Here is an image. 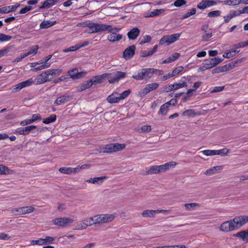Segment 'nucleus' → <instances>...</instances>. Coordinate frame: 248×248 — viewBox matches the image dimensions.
Returning a JSON list of instances; mask_svg holds the SVG:
<instances>
[{
  "label": "nucleus",
  "instance_id": "22",
  "mask_svg": "<svg viewBox=\"0 0 248 248\" xmlns=\"http://www.w3.org/2000/svg\"><path fill=\"white\" fill-rule=\"evenodd\" d=\"M111 33L108 35L107 39L110 42L114 43L121 40L123 35L120 34H117L115 32H110Z\"/></svg>",
  "mask_w": 248,
  "mask_h": 248
},
{
  "label": "nucleus",
  "instance_id": "37",
  "mask_svg": "<svg viewBox=\"0 0 248 248\" xmlns=\"http://www.w3.org/2000/svg\"><path fill=\"white\" fill-rule=\"evenodd\" d=\"M11 212L13 214L16 216L25 214L24 207L14 208L12 209Z\"/></svg>",
  "mask_w": 248,
  "mask_h": 248
},
{
  "label": "nucleus",
  "instance_id": "25",
  "mask_svg": "<svg viewBox=\"0 0 248 248\" xmlns=\"http://www.w3.org/2000/svg\"><path fill=\"white\" fill-rule=\"evenodd\" d=\"M107 100L111 104L118 103L120 101L119 93L117 92L112 93L108 96Z\"/></svg>",
  "mask_w": 248,
  "mask_h": 248
},
{
  "label": "nucleus",
  "instance_id": "57",
  "mask_svg": "<svg viewBox=\"0 0 248 248\" xmlns=\"http://www.w3.org/2000/svg\"><path fill=\"white\" fill-rule=\"evenodd\" d=\"M141 131L142 132H149L151 131V125H143L142 126L141 128Z\"/></svg>",
  "mask_w": 248,
  "mask_h": 248
},
{
  "label": "nucleus",
  "instance_id": "47",
  "mask_svg": "<svg viewBox=\"0 0 248 248\" xmlns=\"http://www.w3.org/2000/svg\"><path fill=\"white\" fill-rule=\"evenodd\" d=\"M44 241L43 238H39L37 240H32L31 241V244L32 245L42 246V245H44Z\"/></svg>",
  "mask_w": 248,
  "mask_h": 248
},
{
  "label": "nucleus",
  "instance_id": "13",
  "mask_svg": "<svg viewBox=\"0 0 248 248\" xmlns=\"http://www.w3.org/2000/svg\"><path fill=\"white\" fill-rule=\"evenodd\" d=\"M223 59L218 57L210 58L204 61V62L209 69L212 68L219 64L223 61Z\"/></svg>",
  "mask_w": 248,
  "mask_h": 248
},
{
  "label": "nucleus",
  "instance_id": "44",
  "mask_svg": "<svg viewBox=\"0 0 248 248\" xmlns=\"http://www.w3.org/2000/svg\"><path fill=\"white\" fill-rule=\"evenodd\" d=\"M53 25L54 23L50 21H43L41 23L40 26L42 29H46L50 27Z\"/></svg>",
  "mask_w": 248,
  "mask_h": 248
},
{
  "label": "nucleus",
  "instance_id": "35",
  "mask_svg": "<svg viewBox=\"0 0 248 248\" xmlns=\"http://www.w3.org/2000/svg\"><path fill=\"white\" fill-rule=\"evenodd\" d=\"M237 237H240L244 241H248V230L241 231L235 235Z\"/></svg>",
  "mask_w": 248,
  "mask_h": 248
},
{
  "label": "nucleus",
  "instance_id": "36",
  "mask_svg": "<svg viewBox=\"0 0 248 248\" xmlns=\"http://www.w3.org/2000/svg\"><path fill=\"white\" fill-rule=\"evenodd\" d=\"M185 207L187 210H194L200 207V204L197 203H186Z\"/></svg>",
  "mask_w": 248,
  "mask_h": 248
},
{
  "label": "nucleus",
  "instance_id": "16",
  "mask_svg": "<svg viewBox=\"0 0 248 248\" xmlns=\"http://www.w3.org/2000/svg\"><path fill=\"white\" fill-rule=\"evenodd\" d=\"M217 2L214 0H202L197 5V8L201 10H203L207 7L216 5Z\"/></svg>",
  "mask_w": 248,
  "mask_h": 248
},
{
  "label": "nucleus",
  "instance_id": "42",
  "mask_svg": "<svg viewBox=\"0 0 248 248\" xmlns=\"http://www.w3.org/2000/svg\"><path fill=\"white\" fill-rule=\"evenodd\" d=\"M37 128V126L35 125H29L23 128V135H26L28 134L30 131L33 129H36Z\"/></svg>",
  "mask_w": 248,
  "mask_h": 248
},
{
  "label": "nucleus",
  "instance_id": "8",
  "mask_svg": "<svg viewBox=\"0 0 248 248\" xmlns=\"http://www.w3.org/2000/svg\"><path fill=\"white\" fill-rule=\"evenodd\" d=\"M232 224L234 226V230H237L248 222V216H240L232 219Z\"/></svg>",
  "mask_w": 248,
  "mask_h": 248
},
{
  "label": "nucleus",
  "instance_id": "58",
  "mask_svg": "<svg viewBox=\"0 0 248 248\" xmlns=\"http://www.w3.org/2000/svg\"><path fill=\"white\" fill-rule=\"evenodd\" d=\"M153 54V53L151 50H150V51L144 50V51H142L141 52V56L142 57H147L148 56H150L152 55Z\"/></svg>",
  "mask_w": 248,
  "mask_h": 248
},
{
  "label": "nucleus",
  "instance_id": "3",
  "mask_svg": "<svg viewBox=\"0 0 248 248\" xmlns=\"http://www.w3.org/2000/svg\"><path fill=\"white\" fill-rule=\"evenodd\" d=\"M86 27L89 28L88 32L90 33H97L100 31H106V30H109L110 27L107 24H98L93 22H89L86 23Z\"/></svg>",
  "mask_w": 248,
  "mask_h": 248
},
{
  "label": "nucleus",
  "instance_id": "1",
  "mask_svg": "<svg viewBox=\"0 0 248 248\" xmlns=\"http://www.w3.org/2000/svg\"><path fill=\"white\" fill-rule=\"evenodd\" d=\"M62 72L61 69H49L35 78L36 84H41L52 80L54 76H59Z\"/></svg>",
  "mask_w": 248,
  "mask_h": 248
},
{
  "label": "nucleus",
  "instance_id": "14",
  "mask_svg": "<svg viewBox=\"0 0 248 248\" xmlns=\"http://www.w3.org/2000/svg\"><path fill=\"white\" fill-rule=\"evenodd\" d=\"M136 47L132 45L127 47L123 52V57L127 60L131 59L135 54Z\"/></svg>",
  "mask_w": 248,
  "mask_h": 248
},
{
  "label": "nucleus",
  "instance_id": "24",
  "mask_svg": "<svg viewBox=\"0 0 248 248\" xmlns=\"http://www.w3.org/2000/svg\"><path fill=\"white\" fill-rule=\"evenodd\" d=\"M20 5V4L16 3L15 5L5 6L0 8V13H8L11 11H14Z\"/></svg>",
  "mask_w": 248,
  "mask_h": 248
},
{
  "label": "nucleus",
  "instance_id": "40",
  "mask_svg": "<svg viewBox=\"0 0 248 248\" xmlns=\"http://www.w3.org/2000/svg\"><path fill=\"white\" fill-rule=\"evenodd\" d=\"M39 46L38 45H35V46H34L32 47H31L28 52L27 53H25L27 57L29 55H31V54H33V55H35L38 52V49H39Z\"/></svg>",
  "mask_w": 248,
  "mask_h": 248
},
{
  "label": "nucleus",
  "instance_id": "64",
  "mask_svg": "<svg viewBox=\"0 0 248 248\" xmlns=\"http://www.w3.org/2000/svg\"><path fill=\"white\" fill-rule=\"evenodd\" d=\"M232 68L231 65L229 64L228 65H225L224 66H219L220 70L221 71V72H225L229 70Z\"/></svg>",
  "mask_w": 248,
  "mask_h": 248
},
{
  "label": "nucleus",
  "instance_id": "48",
  "mask_svg": "<svg viewBox=\"0 0 248 248\" xmlns=\"http://www.w3.org/2000/svg\"><path fill=\"white\" fill-rule=\"evenodd\" d=\"M152 37L149 35H146L143 37L142 39L140 41V45H143L145 43H148L151 42Z\"/></svg>",
  "mask_w": 248,
  "mask_h": 248
},
{
  "label": "nucleus",
  "instance_id": "38",
  "mask_svg": "<svg viewBox=\"0 0 248 248\" xmlns=\"http://www.w3.org/2000/svg\"><path fill=\"white\" fill-rule=\"evenodd\" d=\"M57 116L55 114H51L47 118H45L43 120V123L45 124H49L51 123L55 122L56 120Z\"/></svg>",
  "mask_w": 248,
  "mask_h": 248
},
{
  "label": "nucleus",
  "instance_id": "61",
  "mask_svg": "<svg viewBox=\"0 0 248 248\" xmlns=\"http://www.w3.org/2000/svg\"><path fill=\"white\" fill-rule=\"evenodd\" d=\"M224 89V86H217L213 88V89L211 90V93H217L223 91Z\"/></svg>",
  "mask_w": 248,
  "mask_h": 248
},
{
  "label": "nucleus",
  "instance_id": "21",
  "mask_svg": "<svg viewBox=\"0 0 248 248\" xmlns=\"http://www.w3.org/2000/svg\"><path fill=\"white\" fill-rule=\"evenodd\" d=\"M140 33V30L138 28L132 29L127 34L129 40H135L139 36Z\"/></svg>",
  "mask_w": 248,
  "mask_h": 248
},
{
  "label": "nucleus",
  "instance_id": "46",
  "mask_svg": "<svg viewBox=\"0 0 248 248\" xmlns=\"http://www.w3.org/2000/svg\"><path fill=\"white\" fill-rule=\"evenodd\" d=\"M196 13V9L195 8H192L190 10V11L189 12H187V13L184 14L182 18V19H185L187 18L190 16L194 15Z\"/></svg>",
  "mask_w": 248,
  "mask_h": 248
},
{
  "label": "nucleus",
  "instance_id": "43",
  "mask_svg": "<svg viewBox=\"0 0 248 248\" xmlns=\"http://www.w3.org/2000/svg\"><path fill=\"white\" fill-rule=\"evenodd\" d=\"M172 85L174 86V90H176L183 87H186L187 85L186 81H183L181 83H174L172 84Z\"/></svg>",
  "mask_w": 248,
  "mask_h": 248
},
{
  "label": "nucleus",
  "instance_id": "5",
  "mask_svg": "<svg viewBox=\"0 0 248 248\" xmlns=\"http://www.w3.org/2000/svg\"><path fill=\"white\" fill-rule=\"evenodd\" d=\"M152 68H142L136 72L133 75V78L137 80H147L152 77Z\"/></svg>",
  "mask_w": 248,
  "mask_h": 248
},
{
  "label": "nucleus",
  "instance_id": "20",
  "mask_svg": "<svg viewBox=\"0 0 248 248\" xmlns=\"http://www.w3.org/2000/svg\"><path fill=\"white\" fill-rule=\"evenodd\" d=\"M94 224L93 217L84 219L79 225L78 230L85 229L88 226Z\"/></svg>",
  "mask_w": 248,
  "mask_h": 248
},
{
  "label": "nucleus",
  "instance_id": "23",
  "mask_svg": "<svg viewBox=\"0 0 248 248\" xmlns=\"http://www.w3.org/2000/svg\"><path fill=\"white\" fill-rule=\"evenodd\" d=\"M223 166H217L213 167L206 170L205 174L210 176L220 172L223 170Z\"/></svg>",
  "mask_w": 248,
  "mask_h": 248
},
{
  "label": "nucleus",
  "instance_id": "60",
  "mask_svg": "<svg viewBox=\"0 0 248 248\" xmlns=\"http://www.w3.org/2000/svg\"><path fill=\"white\" fill-rule=\"evenodd\" d=\"M25 213L30 214L34 211L35 208L32 206H25Z\"/></svg>",
  "mask_w": 248,
  "mask_h": 248
},
{
  "label": "nucleus",
  "instance_id": "45",
  "mask_svg": "<svg viewBox=\"0 0 248 248\" xmlns=\"http://www.w3.org/2000/svg\"><path fill=\"white\" fill-rule=\"evenodd\" d=\"M10 173V170L8 168V167L3 165L0 164V174L4 175Z\"/></svg>",
  "mask_w": 248,
  "mask_h": 248
},
{
  "label": "nucleus",
  "instance_id": "2",
  "mask_svg": "<svg viewBox=\"0 0 248 248\" xmlns=\"http://www.w3.org/2000/svg\"><path fill=\"white\" fill-rule=\"evenodd\" d=\"M125 147V144L118 143H109L100 148V153H112L122 151Z\"/></svg>",
  "mask_w": 248,
  "mask_h": 248
},
{
  "label": "nucleus",
  "instance_id": "11",
  "mask_svg": "<svg viewBox=\"0 0 248 248\" xmlns=\"http://www.w3.org/2000/svg\"><path fill=\"white\" fill-rule=\"evenodd\" d=\"M74 220L67 217H60L55 218L52 220V222L54 225L64 227L69 223H72Z\"/></svg>",
  "mask_w": 248,
  "mask_h": 248
},
{
  "label": "nucleus",
  "instance_id": "53",
  "mask_svg": "<svg viewBox=\"0 0 248 248\" xmlns=\"http://www.w3.org/2000/svg\"><path fill=\"white\" fill-rule=\"evenodd\" d=\"M12 37L10 35H5L0 33V41L1 42H6L10 40Z\"/></svg>",
  "mask_w": 248,
  "mask_h": 248
},
{
  "label": "nucleus",
  "instance_id": "39",
  "mask_svg": "<svg viewBox=\"0 0 248 248\" xmlns=\"http://www.w3.org/2000/svg\"><path fill=\"white\" fill-rule=\"evenodd\" d=\"M39 63H40V65L37 67H36L34 68L33 70L34 71H40V70H41L44 69L48 68L51 65V63L42 62L41 61L39 62Z\"/></svg>",
  "mask_w": 248,
  "mask_h": 248
},
{
  "label": "nucleus",
  "instance_id": "28",
  "mask_svg": "<svg viewBox=\"0 0 248 248\" xmlns=\"http://www.w3.org/2000/svg\"><path fill=\"white\" fill-rule=\"evenodd\" d=\"M70 99V96L62 95L58 97L55 100V103L57 105H60L68 102Z\"/></svg>",
  "mask_w": 248,
  "mask_h": 248
},
{
  "label": "nucleus",
  "instance_id": "63",
  "mask_svg": "<svg viewBox=\"0 0 248 248\" xmlns=\"http://www.w3.org/2000/svg\"><path fill=\"white\" fill-rule=\"evenodd\" d=\"M107 26H109L110 27L109 30H106V31H108V32H115L116 33L117 32H119L121 30V28L116 27L112 28V27L110 25H107Z\"/></svg>",
  "mask_w": 248,
  "mask_h": 248
},
{
  "label": "nucleus",
  "instance_id": "41",
  "mask_svg": "<svg viewBox=\"0 0 248 248\" xmlns=\"http://www.w3.org/2000/svg\"><path fill=\"white\" fill-rule=\"evenodd\" d=\"M239 52V50H233L224 53L223 55V57L225 58H231L235 56L237 53Z\"/></svg>",
  "mask_w": 248,
  "mask_h": 248
},
{
  "label": "nucleus",
  "instance_id": "62",
  "mask_svg": "<svg viewBox=\"0 0 248 248\" xmlns=\"http://www.w3.org/2000/svg\"><path fill=\"white\" fill-rule=\"evenodd\" d=\"M152 69L153 70V71H152V75L154 74H155L157 76H160L164 74V71L162 70H159L155 68H152Z\"/></svg>",
  "mask_w": 248,
  "mask_h": 248
},
{
  "label": "nucleus",
  "instance_id": "9",
  "mask_svg": "<svg viewBox=\"0 0 248 248\" xmlns=\"http://www.w3.org/2000/svg\"><path fill=\"white\" fill-rule=\"evenodd\" d=\"M108 75V80L110 83H114L118 81L120 79L123 78L125 76L124 72L116 71L112 74Z\"/></svg>",
  "mask_w": 248,
  "mask_h": 248
},
{
  "label": "nucleus",
  "instance_id": "50",
  "mask_svg": "<svg viewBox=\"0 0 248 248\" xmlns=\"http://www.w3.org/2000/svg\"><path fill=\"white\" fill-rule=\"evenodd\" d=\"M221 13L219 10L211 11L208 13V16L210 17H218L220 16Z\"/></svg>",
  "mask_w": 248,
  "mask_h": 248
},
{
  "label": "nucleus",
  "instance_id": "29",
  "mask_svg": "<svg viewBox=\"0 0 248 248\" xmlns=\"http://www.w3.org/2000/svg\"><path fill=\"white\" fill-rule=\"evenodd\" d=\"M107 74L95 76L93 77L92 79H90V81H92V84H97L98 83H100L102 82L103 79L105 78Z\"/></svg>",
  "mask_w": 248,
  "mask_h": 248
},
{
  "label": "nucleus",
  "instance_id": "15",
  "mask_svg": "<svg viewBox=\"0 0 248 248\" xmlns=\"http://www.w3.org/2000/svg\"><path fill=\"white\" fill-rule=\"evenodd\" d=\"M85 71L78 72L77 68H74L68 72V75L72 79H78L81 78L86 74Z\"/></svg>",
  "mask_w": 248,
  "mask_h": 248
},
{
  "label": "nucleus",
  "instance_id": "17",
  "mask_svg": "<svg viewBox=\"0 0 248 248\" xmlns=\"http://www.w3.org/2000/svg\"><path fill=\"white\" fill-rule=\"evenodd\" d=\"M219 230L222 232H229L234 230L232 219L223 222L220 226Z\"/></svg>",
  "mask_w": 248,
  "mask_h": 248
},
{
  "label": "nucleus",
  "instance_id": "18",
  "mask_svg": "<svg viewBox=\"0 0 248 248\" xmlns=\"http://www.w3.org/2000/svg\"><path fill=\"white\" fill-rule=\"evenodd\" d=\"M176 163L175 162L171 161L167 162L163 165H158L159 173H163L170 169H172L176 166Z\"/></svg>",
  "mask_w": 248,
  "mask_h": 248
},
{
  "label": "nucleus",
  "instance_id": "30",
  "mask_svg": "<svg viewBox=\"0 0 248 248\" xmlns=\"http://www.w3.org/2000/svg\"><path fill=\"white\" fill-rule=\"evenodd\" d=\"M93 86L92 81L90 80H88L86 81L85 83L78 86V91L79 92H81L86 89H89Z\"/></svg>",
  "mask_w": 248,
  "mask_h": 248
},
{
  "label": "nucleus",
  "instance_id": "4",
  "mask_svg": "<svg viewBox=\"0 0 248 248\" xmlns=\"http://www.w3.org/2000/svg\"><path fill=\"white\" fill-rule=\"evenodd\" d=\"M115 217L114 214H105L95 215L93 217L94 224L96 225L109 223L113 221Z\"/></svg>",
  "mask_w": 248,
  "mask_h": 248
},
{
  "label": "nucleus",
  "instance_id": "56",
  "mask_svg": "<svg viewBox=\"0 0 248 248\" xmlns=\"http://www.w3.org/2000/svg\"><path fill=\"white\" fill-rule=\"evenodd\" d=\"M186 3V1L185 0H176L174 2V5L175 7H180Z\"/></svg>",
  "mask_w": 248,
  "mask_h": 248
},
{
  "label": "nucleus",
  "instance_id": "49",
  "mask_svg": "<svg viewBox=\"0 0 248 248\" xmlns=\"http://www.w3.org/2000/svg\"><path fill=\"white\" fill-rule=\"evenodd\" d=\"M44 240V244H51L54 243V241L55 240V238L51 236H46L45 238H43Z\"/></svg>",
  "mask_w": 248,
  "mask_h": 248
},
{
  "label": "nucleus",
  "instance_id": "54",
  "mask_svg": "<svg viewBox=\"0 0 248 248\" xmlns=\"http://www.w3.org/2000/svg\"><path fill=\"white\" fill-rule=\"evenodd\" d=\"M130 90H125L124 92H123L122 93L119 94V96L120 99V100L122 99H124L125 98H126L130 94Z\"/></svg>",
  "mask_w": 248,
  "mask_h": 248
},
{
  "label": "nucleus",
  "instance_id": "7",
  "mask_svg": "<svg viewBox=\"0 0 248 248\" xmlns=\"http://www.w3.org/2000/svg\"><path fill=\"white\" fill-rule=\"evenodd\" d=\"M90 166L89 164H83L81 166H78L76 168L72 167H62L59 169V171L63 174H70L71 173H75L79 172L82 169H85Z\"/></svg>",
  "mask_w": 248,
  "mask_h": 248
},
{
  "label": "nucleus",
  "instance_id": "51",
  "mask_svg": "<svg viewBox=\"0 0 248 248\" xmlns=\"http://www.w3.org/2000/svg\"><path fill=\"white\" fill-rule=\"evenodd\" d=\"M196 114L195 111L193 109H187L184 111L182 115L183 116H194Z\"/></svg>",
  "mask_w": 248,
  "mask_h": 248
},
{
  "label": "nucleus",
  "instance_id": "12",
  "mask_svg": "<svg viewBox=\"0 0 248 248\" xmlns=\"http://www.w3.org/2000/svg\"><path fill=\"white\" fill-rule=\"evenodd\" d=\"M159 87L157 83H152L146 85L145 87L143 89L140 93L141 96H144L149 93L150 92L156 90Z\"/></svg>",
  "mask_w": 248,
  "mask_h": 248
},
{
  "label": "nucleus",
  "instance_id": "34",
  "mask_svg": "<svg viewBox=\"0 0 248 248\" xmlns=\"http://www.w3.org/2000/svg\"><path fill=\"white\" fill-rule=\"evenodd\" d=\"M159 173L158 166L155 165L151 166L149 169L146 170L144 174H158Z\"/></svg>",
  "mask_w": 248,
  "mask_h": 248
},
{
  "label": "nucleus",
  "instance_id": "33",
  "mask_svg": "<svg viewBox=\"0 0 248 248\" xmlns=\"http://www.w3.org/2000/svg\"><path fill=\"white\" fill-rule=\"evenodd\" d=\"M155 214V210H146L142 212V216L144 217H154Z\"/></svg>",
  "mask_w": 248,
  "mask_h": 248
},
{
  "label": "nucleus",
  "instance_id": "55",
  "mask_svg": "<svg viewBox=\"0 0 248 248\" xmlns=\"http://www.w3.org/2000/svg\"><path fill=\"white\" fill-rule=\"evenodd\" d=\"M212 36V33L211 32L205 31L204 34L202 35V39L204 41H208Z\"/></svg>",
  "mask_w": 248,
  "mask_h": 248
},
{
  "label": "nucleus",
  "instance_id": "6",
  "mask_svg": "<svg viewBox=\"0 0 248 248\" xmlns=\"http://www.w3.org/2000/svg\"><path fill=\"white\" fill-rule=\"evenodd\" d=\"M181 35V33H177L170 35H164L159 41V45L166 44L169 45L179 39Z\"/></svg>",
  "mask_w": 248,
  "mask_h": 248
},
{
  "label": "nucleus",
  "instance_id": "31",
  "mask_svg": "<svg viewBox=\"0 0 248 248\" xmlns=\"http://www.w3.org/2000/svg\"><path fill=\"white\" fill-rule=\"evenodd\" d=\"M170 107V104L169 103L164 104L160 107L158 113L162 115H166L168 113Z\"/></svg>",
  "mask_w": 248,
  "mask_h": 248
},
{
  "label": "nucleus",
  "instance_id": "27",
  "mask_svg": "<svg viewBox=\"0 0 248 248\" xmlns=\"http://www.w3.org/2000/svg\"><path fill=\"white\" fill-rule=\"evenodd\" d=\"M58 0H46L43 2L42 6L39 7V9L49 8L58 3Z\"/></svg>",
  "mask_w": 248,
  "mask_h": 248
},
{
  "label": "nucleus",
  "instance_id": "32",
  "mask_svg": "<svg viewBox=\"0 0 248 248\" xmlns=\"http://www.w3.org/2000/svg\"><path fill=\"white\" fill-rule=\"evenodd\" d=\"M165 10L163 9H155L153 11H151L146 17H154L162 15L165 12Z\"/></svg>",
  "mask_w": 248,
  "mask_h": 248
},
{
  "label": "nucleus",
  "instance_id": "59",
  "mask_svg": "<svg viewBox=\"0 0 248 248\" xmlns=\"http://www.w3.org/2000/svg\"><path fill=\"white\" fill-rule=\"evenodd\" d=\"M32 9V7L31 6H26L24 8H22L20 11V14H25L29 11H31Z\"/></svg>",
  "mask_w": 248,
  "mask_h": 248
},
{
  "label": "nucleus",
  "instance_id": "52",
  "mask_svg": "<svg viewBox=\"0 0 248 248\" xmlns=\"http://www.w3.org/2000/svg\"><path fill=\"white\" fill-rule=\"evenodd\" d=\"M184 69V67L182 66H179L176 67L172 72L171 76L173 77L179 74Z\"/></svg>",
  "mask_w": 248,
  "mask_h": 248
},
{
  "label": "nucleus",
  "instance_id": "26",
  "mask_svg": "<svg viewBox=\"0 0 248 248\" xmlns=\"http://www.w3.org/2000/svg\"><path fill=\"white\" fill-rule=\"evenodd\" d=\"M107 176H101L98 177L91 178L86 180V182L92 183L93 184H101L104 180L107 179Z\"/></svg>",
  "mask_w": 248,
  "mask_h": 248
},
{
  "label": "nucleus",
  "instance_id": "19",
  "mask_svg": "<svg viewBox=\"0 0 248 248\" xmlns=\"http://www.w3.org/2000/svg\"><path fill=\"white\" fill-rule=\"evenodd\" d=\"M36 84L35 82V78H30L26 81L21 82L16 85V89L17 90H21L23 88L29 87L32 84Z\"/></svg>",
  "mask_w": 248,
  "mask_h": 248
},
{
  "label": "nucleus",
  "instance_id": "10",
  "mask_svg": "<svg viewBox=\"0 0 248 248\" xmlns=\"http://www.w3.org/2000/svg\"><path fill=\"white\" fill-rule=\"evenodd\" d=\"M204 155H227L230 153V150L227 148L220 150H205L199 152Z\"/></svg>",
  "mask_w": 248,
  "mask_h": 248
}]
</instances>
